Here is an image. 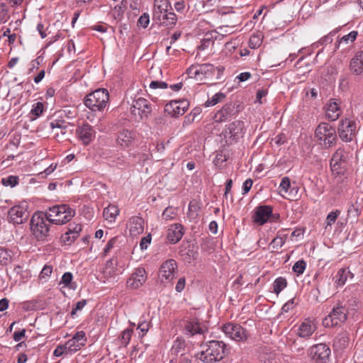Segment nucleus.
<instances>
[{
	"mask_svg": "<svg viewBox=\"0 0 363 363\" xmlns=\"http://www.w3.org/2000/svg\"><path fill=\"white\" fill-rule=\"evenodd\" d=\"M198 358L204 363H213L224 357L225 344L222 341L211 340L201 345Z\"/></svg>",
	"mask_w": 363,
	"mask_h": 363,
	"instance_id": "f257e3e1",
	"label": "nucleus"
},
{
	"mask_svg": "<svg viewBox=\"0 0 363 363\" xmlns=\"http://www.w3.org/2000/svg\"><path fill=\"white\" fill-rule=\"evenodd\" d=\"M352 159L353 150L350 145H346L340 147L335 152L330 160L332 171L337 174H342Z\"/></svg>",
	"mask_w": 363,
	"mask_h": 363,
	"instance_id": "f03ea898",
	"label": "nucleus"
},
{
	"mask_svg": "<svg viewBox=\"0 0 363 363\" xmlns=\"http://www.w3.org/2000/svg\"><path fill=\"white\" fill-rule=\"evenodd\" d=\"M75 215V211L66 204L50 207L45 212L48 223L62 225L69 221Z\"/></svg>",
	"mask_w": 363,
	"mask_h": 363,
	"instance_id": "7ed1b4c3",
	"label": "nucleus"
},
{
	"mask_svg": "<svg viewBox=\"0 0 363 363\" xmlns=\"http://www.w3.org/2000/svg\"><path fill=\"white\" fill-rule=\"evenodd\" d=\"M109 101V94L106 89H99L86 95L85 106L92 111H103Z\"/></svg>",
	"mask_w": 363,
	"mask_h": 363,
	"instance_id": "20e7f679",
	"label": "nucleus"
},
{
	"mask_svg": "<svg viewBox=\"0 0 363 363\" xmlns=\"http://www.w3.org/2000/svg\"><path fill=\"white\" fill-rule=\"evenodd\" d=\"M48 220L43 212H35L30 221V230L34 237L38 240H45L50 235Z\"/></svg>",
	"mask_w": 363,
	"mask_h": 363,
	"instance_id": "39448f33",
	"label": "nucleus"
},
{
	"mask_svg": "<svg viewBox=\"0 0 363 363\" xmlns=\"http://www.w3.org/2000/svg\"><path fill=\"white\" fill-rule=\"evenodd\" d=\"M315 137L320 145L325 148L333 146L337 140L336 131L332 125L327 123H320L315 130Z\"/></svg>",
	"mask_w": 363,
	"mask_h": 363,
	"instance_id": "423d86ee",
	"label": "nucleus"
},
{
	"mask_svg": "<svg viewBox=\"0 0 363 363\" xmlns=\"http://www.w3.org/2000/svg\"><path fill=\"white\" fill-rule=\"evenodd\" d=\"M347 318V310L342 303L338 301L333 308L330 313L323 321L325 327H335L341 324Z\"/></svg>",
	"mask_w": 363,
	"mask_h": 363,
	"instance_id": "0eeeda50",
	"label": "nucleus"
},
{
	"mask_svg": "<svg viewBox=\"0 0 363 363\" xmlns=\"http://www.w3.org/2000/svg\"><path fill=\"white\" fill-rule=\"evenodd\" d=\"M152 111L151 103L146 99L139 97L133 101L130 106V113L135 118L140 120L148 118Z\"/></svg>",
	"mask_w": 363,
	"mask_h": 363,
	"instance_id": "6e6552de",
	"label": "nucleus"
},
{
	"mask_svg": "<svg viewBox=\"0 0 363 363\" xmlns=\"http://www.w3.org/2000/svg\"><path fill=\"white\" fill-rule=\"evenodd\" d=\"M330 349L326 344L320 343L310 347L308 354L314 363H329Z\"/></svg>",
	"mask_w": 363,
	"mask_h": 363,
	"instance_id": "1a4fd4ad",
	"label": "nucleus"
},
{
	"mask_svg": "<svg viewBox=\"0 0 363 363\" xmlns=\"http://www.w3.org/2000/svg\"><path fill=\"white\" fill-rule=\"evenodd\" d=\"M177 272V264L173 259H169L162 263L159 272L158 278L162 283H169L174 279Z\"/></svg>",
	"mask_w": 363,
	"mask_h": 363,
	"instance_id": "9d476101",
	"label": "nucleus"
},
{
	"mask_svg": "<svg viewBox=\"0 0 363 363\" xmlns=\"http://www.w3.org/2000/svg\"><path fill=\"white\" fill-rule=\"evenodd\" d=\"M356 123L350 118L340 121L338 126V133L340 139L345 142H350L356 135Z\"/></svg>",
	"mask_w": 363,
	"mask_h": 363,
	"instance_id": "9b49d317",
	"label": "nucleus"
},
{
	"mask_svg": "<svg viewBox=\"0 0 363 363\" xmlns=\"http://www.w3.org/2000/svg\"><path fill=\"white\" fill-rule=\"evenodd\" d=\"M189 103L185 99L174 100L167 103L164 106V111L172 117L183 115L189 108Z\"/></svg>",
	"mask_w": 363,
	"mask_h": 363,
	"instance_id": "f8f14e48",
	"label": "nucleus"
},
{
	"mask_svg": "<svg viewBox=\"0 0 363 363\" xmlns=\"http://www.w3.org/2000/svg\"><path fill=\"white\" fill-rule=\"evenodd\" d=\"M29 213L26 206L18 205L14 206L8 213V218L10 222L13 224H21L27 220Z\"/></svg>",
	"mask_w": 363,
	"mask_h": 363,
	"instance_id": "ddd939ff",
	"label": "nucleus"
},
{
	"mask_svg": "<svg viewBox=\"0 0 363 363\" xmlns=\"http://www.w3.org/2000/svg\"><path fill=\"white\" fill-rule=\"evenodd\" d=\"M147 279V273L143 267H138L132 273L127 281V286L131 289H138Z\"/></svg>",
	"mask_w": 363,
	"mask_h": 363,
	"instance_id": "4468645a",
	"label": "nucleus"
},
{
	"mask_svg": "<svg viewBox=\"0 0 363 363\" xmlns=\"http://www.w3.org/2000/svg\"><path fill=\"white\" fill-rule=\"evenodd\" d=\"M86 342L85 333L84 331L77 332L74 336L65 342V348L69 353H74L79 351Z\"/></svg>",
	"mask_w": 363,
	"mask_h": 363,
	"instance_id": "2eb2a0df",
	"label": "nucleus"
},
{
	"mask_svg": "<svg viewBox=\"0 0 363 363\" xmlns=\"http://www.w3.org/2000/svg\"><path fill=\"white\" fill-rule=\"evenodd\" d=\"M235 113V105L232 103L226 104L216 113L213 119L216 123H223L233 117Z\"/></svg>",
	"mask_w": 363,
	"mask_h": 363,
	"instance_id": "dca6fc26",
	"label": "nucleus"
},
{
	"mask_svg": "<svg viewBox=\"0 0 363 363\" xmlns=\"http://www.w3.org/2000/svg\"><path fill=\"white\" fill-rule=\"evenodd\" d=\"M206 331L207 328L203 324L199 323L196 318L187 321L184 326L185 334L188 336L204 334Z\"/></svg>",
	"mask_w": 363,
	"mask_h": 363,
	"instance_id": "f3484780",
	"label": "nucleus"
},
{
	"mask_svg": "<svg viewBox=\"0 0 363 363\" xmlns=\"http://www.w3.org/2000/svg\"><path fill=\"white\" fill-rule=\"evenodd\" d=\"M315 323L311 319H305L298 326L296 334L301 338H308L316 330Z\"/></svg>",
	"mask_w": 363,
	"mask_h": 363,
	"instance_id": "a211bd4d",
	"label": "nucleus"
},
{
	"mask_svg": "<svg viewBox=\"0 0 363 363\" xmlns=\"http://www.w3.org/2000/svg\"><path fill=\"white\" fill-rule=\"evenodd\" d=\"M77 133L84 145H89L95 138V131L89 124H83L79 127Z\"/></svg>",
	"mask_w": 363,
	"mask_h": 363,
	"instance_id": "6ab92c4d",
	"label": "nucleus"
},
{
	"mask_svg": "<svg viewBox=\"0 0 363 363\" xmlns=\"http://www.w3.org/2000/svg\"><path fill=\"white\" fill-rule=\"evenodd\" d=\"M272 214V208L269 206H261L255 209L253 216L255 223L264 225Z\"/></svg>",
	"mask_w": 363,
	"mask_h": 363,
	"instance_id": "aec40b11",
	"label": "nucleus"
},
{
	"mask_svg": "<svg viewBox=\"0 0 363 363\" xmlns=\"http://www.w3.org/2000/svg\"><path fill=\"white\" fill-rule=\"evenodd\" d=\"M127 227L130 235L137 236L144 231V220L140 216H133L129 219Z\"/></svg>",
	"mask_w": 363,
	"mask_h": 363,
	"instance_id": "412c9836",
	"label": "nucleus"
},
{
	"mask_svg": "<svg viewBox=\"0 0 363 363\" xmlns=\"http://www.w3.org/2000/svg\"><path fill=\"white\" fill-rule=\"evenodd\" d=\"M189 74H194V77L202 74L206 78L211 77L216 72L215 67L210 64H203L191 67L188 69Z\"/></svg>",
	"mask_w": 363,
	"mask_h": 363,
	"instance_id": "4be33fe9",
	"label": "nucleus"
},
{
	"mask_svg": "<svg viewBox=\"0 0 363 363\" xmlns=\"http://www.w3.org/2000/svg\"><path fill=\"white\" fill-rule=\"evenodd\" d=\"M244 123L241 121H235L230 123L225 130L230 135V138L237 140L243 135Z\"/></svg>",
	"mask_w": 363,
	"mask_h": 363,
	"instance_id": "5701e85b",
	"label": "nucleus"
},
{
	"mask_svg": "<svg viewBox=\"0 0 363 363\" xmlns=\"http://www.w3.org/2000/svg\"><path fill=\"white\" fill-rule=\"evenodd\" d=\"M183 235V226L181 224L176 223L171 225L168 228L167 238L170 242L175 244L182 239Z\"/></svg>",
	"mask_w": 363,
	"mask_h": 363,
	"instance_id": "b1692460",
	"label": "nucleus"
},
{
	"mask_svg": "<svg viewBox=\"0 0 363 363\" xmlns=\"http://www.w3.org/2000/svg\"><path fill=\"white\" fill-rule=\"evenodd\" d=\"M326 106V117L332 121H336L341 114L338 101L335 99H330Z\"/></svg>",
	"mask_w": 363,
	"mask_h": 363,
	"instance_id": "393cba45",
	"label": "nucleus"
},
{
	"mask_svg": "<svg viewBox=\"0 0 363 363\" xmlns=\"http://www.w3.org/2000/svg\"><path fill=\"white\" fill-rule=\"evenodd\" d=\"M350 69L356 75H359L363 73V51L357 52L352 58Z\"/></svg>",
	"mask_w": 363,
	"mask_h": 363,
	"instance_id": "a878e982",
	"label": "nucleus"
},
{
	"mask_svg": "<svg viewBox=\"0 0 363 363\" xmlns=\"http://www.w3.org/2000/svg\"><path fill=\"white\" fill-rule=\"evenodd\" d=\"M171 6L168 0H155L153 18H160L162 13L171 10Z\"/></svg>",
	"mask_w": 363,
	"mask_h": 363,
	"instance_id": "bb28decb",
	"label": "nucleus"
},
{
	"mask_svg": "<svg viewBox=\"0 0 363 363\" xmlns=\"http://www.w3.org/2000/svg\"><path fill=\"white\" fill-rule=\"evenodd\" d=\"M82 230V227L79 224L69 225L67 231L61 237L63 242H73L78 236Z\"/></svg>",
	"mask_w": 363,
	"mask_h": 363,
	"instance_id": "cd10ccee",
	"label": "nucleus"
},
{
	"mask_svg": "<svg viewBox=\"0 0 363 363\" xmlns=\"http://www.w3.org/2000/svg\"><path fill=\"white\" fill-rule=\"evenodd\" d=\"M134 139L133 133L128 130H123L120 132L118 138L117 143L122 147H129Z\"/></svg>",
	"mask_w": 363,
	"mask_h": 363,
	"instance_id": "c85d7f7f",
	"label": "nucleus"
},
{
	"mask_svg": "<svg viewBox=\"0 0 363 363\" xmlns=\"http://www.w3.org/2000/svg\"><path fill=\"white\" fill-rule=\"evenodd\" d=\"M118 208L113 205L109 204L107 207L104 209L103 216L104 219L108 223H113L119 214Z\"/></svg>",
	"mask_w": 363,
	"mask_h": 363,
	"instance_id": "c756f323",
	"label": "nucleus"
},
{
	"mask_svg": "<svg viewBox=\"0 0 363 363\" xmlns=\"http://www.w3.org/2000/svg\"><path fill=\"white\" fill-rule=\"evenodd\" d=\"M291 187V182L289 177H285L282 178L280 185L279 186V194L284 198L293 200L295 196L292 195L291 191H289Z\"/></svg>",
	"mask_w": 363,
	"mask_h": 363,
	"instance_id": "7c9ffc66",
	"label": "nucleus"
},
{
	"mask_svg": "<svg viewBox=\"0 0 363 363\" xmlns=\"http://www.w3.org/2000/svg\"><path fill=\"white\" fill-rule=\"evenodd\" d=\"M160 25L163 26H173L177 22L176 15L171 12L170 10L165 12L164 13H162L160 18H153Z\"/></svg>",
	"mask_w": 363,
	"mask_h": 363,
	"instance_id": "2f4dec72",
	"label": "nucleus"
},
{
	"mask_svg": "<svg viewBox=\"0 0 363 363\" xmlns=\"http://www.w3.org/2000/svg\"><path fill=\"white\" fill-rule=\"evenodd\" d=\"M350 337L347 332L340 333L333 341V347L337 350H342L349 345Z\"/></svg>",
	"mask_w": 363,
	"mask_h": 363,
	"instance_id": "473e14b6",
	"label": "nucleus"
},
{
	"mask_svg": "<svg viewBox=\"0 0 363 363\" xmlns=\"http://www.w3.org/2000/svg\"><path fill=\"white\" fill-rule=\"evenodd\" d=\"M250 336V333L245 328L240 325L235 333H233L232 340L236 342H246Z\"/></svg>",
	"mask_w": 363,
	"mask_h": 363,
	"instance_id": "72a5a7b5",
	"label": "nucleus"
},
{
	"mask_svg": "<svg viewBox=\"0 0 363 363\" xmlns=\"http://www.w3.org/2000/svg\"><path fill=\"white\" fill-rule=\"evenodd\" d=\"M250 336V333L245 328L240 325L235 333H233L232 340L236 342H246Z\"/></svg>",
	"mask_w": 363,
	"mask_h": 363,
	"instance_id": "f704fd0d",
	"label": "nucleus"
},
{
	"mask_svg": "<svg viewBox=\"0 0 363 363\" xmlns=\"http://www.w3.org/2000/svg\"><path fill=\"white\" fill-rule=\"evenodd\" d=\"M350 275L352 277V274L348 269L344 268L339 269L335 276V284L338 286H343Z\"/></svg>",
	"mask_w": 363,
	"mask_h": 363,
	"instance_id": "c9c22d12",
	"label": "nucleus"
},
{
	"mask_svg": "<svg viewBox=\"0 0 363 363\" xmlns=\"http://www.w3.org/2000/svg\"><path fill=\"white\" fill-rule=\"evenodd\" d=\"M186 345L185 342L182 340L177 339L172 347V352L176 355H180L182 357L184 356V352L185 350Z\"/></svg>",
	"mask_w": 363,
	"mask_h": 363,
	"instance_id": "e433bc0d",
	"label": "nucleus"
},
{
	"mask_svg": "<svg viewBox=\"0 0 363 363\" xmlns=\"http://www.w3.org/2000/svg\"><path fill=\"white\" fill-rule=\"evenodd\" d=\"M240 325L234 323H228L222 325L221 330L225 335L232 339L233 333H235Z\"/></svg>",
	"mask_w": 363,
	"mask_h": 363,
	"instance_id": "4c0bfd02",
	"label": "nucleus"
},
{
	"mask_svg": "<svg viewBox=\"0 0 363 363\" xmlns=\"http://www.w3.org/2000/svg\"><path fill=\"white\" fill-rule=\"evenodd\" d=\"M220 0H203L202 6L205 12L213 11L220 6Z\"/></svg>",
	"mask_w": 363,
	"mask_h": 363,
	"instance_id": "58836bf2",
	"label": "nucleus"
},
{
	"mask_svg": "<svg viewBox=\"0 0 363 363\" xmlns=\"http://www.w3.org/2000/svg\"><path fill=\"white\" fill-rule=\"evenodd\" d=\"M200 206L196 201H191L189 204L187 216L190 219H195L199 215Z\"/></svg>",
	"mask_w": 363,
	"mask_h": 363,
	"instance_id": "ea45409f",
	"label": "nucleus"
},
{
	"mask_svg": "<svg viewBox=\"0 0 363 363\" xmlns=\"http://www.w3.org/2000/svg\"><path fill=\"white\" fill-rule=\"evenodd\" d=\"M286 286V280L283 277H279L274 281L273 291L278 295Z\"/></svg>",
	"mask_w": 363,
	"mask_h": 363,
	"instance_id": "a19ab883",
	"label": "nucleus"
},
{
	"mask_svg": "<svg viewBox=\"0 0 363 363\" xmlns=\"http://www.w3.org/2000/svg\"><path fill=\"white\" fill-rule=\"evenodd\" d=\"M177 211L178 209L177 208L168 206L164 210L162 214V218L165 220H172L177 216Z\"/></svg>",
	"mask_w": 363,
	"mask_h": 363,
	"instance_id": "79ce46f5",
	"label": "nucleus"
},
{
	"mask_svg": "<svg viewBox=\"0 0 363 363\" xmlns=\"http://www.w3.org/2000/svg\"><path fill=\"white\" fill-rule=\"evenodd\" d=\"M225 98V94L222 92L216 93L211 99H209L205 102V106L207 107L215 106L218 103L222 101Z\"/></svg>",
	"mask_w": 363,
	"mask_h": 363,
	"instance_id": "37998d69",
	"label": "nucleus"
},
{
	"mask_svg": "<svg viewBox=\"0 0 363 363\" xmlns=\"http://www.w3.org/2000/svg\"><path fill=\"white\" fill-rule=\"evenodd\" d=\"M10 18L9 9L4 4H0V24L5 23Z\"/></svg>",
	"mask_w": 363,
	"mask_h": 363,
	"instance_id": "c03bdc74",
	"label": "nucleus"
},
{
	"mask_svg": "<svg viewBox=\"0 0 363 363\" xmlns=\"http://www.w3.org/2000/svg\"><path fill=\"white\" fill-rule=\"evenodd\" d=\"M340 211L339 210H335V211H332L330 212L326 217V219H325V223H326V226H325V229H327V228L328 226H331L332 225H333L337 217L340 216Z\"/></svg>",
	"mask_w": 363,
	"mask_h": 363,
	"instance_id": "a18cd8bd",
	"label": "nucleus"
},
{
	"mask_svg": "<svg viewBox=\"0 0 363 363\" xmlns=\"http://www.w3.org/2000/svg\"><path fill=\"white\" fill-rule=\"evenodd\" d=\"M133 329L127 328L123 330L121 335V345L126 346L131 338Z\"/></svg>",
	"mask_w": 363,
	"mask_h": 363,
	"instance_id": "49530a36",
	"label": "nucleus"
},
{
	"mask_svg": "<svg viewBox=\"0 0 363 363\" xmlns=\"http://www.w3.org/2000/svg\"><path fill=\"white\" fill-rule=\"evenodd\" d=\"M306 267V263L303 260H298L293 266V271L297 274H302Z\"/></svg>",
	"mask_w": 363,
	"mask_h": 363,
	"instance_id": "de8ad7c7",
	"label": "nucleus"
},
{
	"mask_svg": "<svg viewBox=\"0 0 363 363\" xmlns=\"http://www.w3.org/2000/svg\"><path fill=\"white\" fill-rule=\"evenodd\" d=\"M357 36V31H351L350 33H348L346 35H344L339 41L338 44L340 43H345L348 44L349 43H352L355 40Z\"/></svg>",
	"mask_w": 363,
	"mask_h": 363,
	"instance_id": "09e8293b",
	"label": "nucleus"
},
{
	"mask_svg": "<svg viewBox=\"0 0 363 363\" xmlns=\"http://www.w3.org/2000/svg\"><path fill=\"white\" fill-rule=\"evenodd\" d=\"M18 179L15 176H9L1 179V183L4 186L13 187L18 184Z\"/></svg>",
	"mask_w": 363,
	"mask_h": 363,
	"instance_id": "8fccbe9b",
	"label": "nucleus"
},
{
	"mask_svg": "<svg viewBox=\"0 0 363 363\" xmlns=\"http://www.w3.org/2000/svg\"><path fill=\"white\" fill-rule=\"evenodd\" d=\"M262 44V38L259 35H253L250 37L249 45L251 48H257Z\"/></svg>",
	"mask_w": 363,
	"mask_h": 363,
	"instance_id": "3c124183",
	"label": "nucleus"
},
{
	"mask_svg": "<svg viewBox=\"0 0 363 363\" xmlns=\"http://www.w3.org/2000/svg\"><path fill=\"white\" fill-rule=\"evenodd\" d=\"M284 242L285 240L283 238L277 236L272 240L270 243V246L272 250H279L284 245Z\"/></svg>",
	"mask_w": 363,
	"mask_h": 363,
	"instance_id": "603ef678",
	"label": "nucleus"
},
{
	"mask_svg": "<svg viewBox=\"0 0 363 363\" xmlns=\"http://www.w3.org/2000/svg\"><path fill=\"white\" fill-rule=\"evenodd\" d=\"M11 259L10 252L4 247H0V264H4Z\"/></svg>",
	"mask_w": 363,
	"mask_h": 363,
	"instance_id": "864d4df0",
	"label": "nucleus"
},
{
	"mask_svg": "<svg viewBox=\"0 0 363 363\" xmlns=\"http://www.w3.org/2000/svg\"><path fill=\"white\" fill-rule=\"evenodd\" d=\"M44 105L42 102H38L33 105L31 109V113L35 116H40L43 111Z\"/></svg>",
	"mask_w": 363,
	"mask_h": 363,
	"instance_id": "5fc2aeb1",
	"label": "nucleus"
},
{
	"mask_svg": "<svg viewBox=\"0 0 363 363\" xmlns=\"http://www.w3.org/2000/svg\"><path fill=\"white\" fill-rule=\"evenodd\" d=\"M72 279L73 276L71 272H65L62 277V279L60 282V284H62L65 286H69L72 282Z\"/></svg>",
	"mask_w": 363,
	"mask_h": 363,
	"instance_id": "6e6d98bb",
	"label": "nucleus"
},
{
	"mask_svg": "<svg viewBox=\"0 0 363 363\" xmlns=\"http://www.w3.org/2000/svg\"><path fill=\"white\" fill-rule=\"evenodd\" d=\"M69 352L67 348H65V345H58L55 350H54L53 354L55 357H61L63 354H68Z\"/></svg>",
	"mask_w": 363,
	"mask_h": 363,
	"instance_id": "4d7b16f0",
	"label": "nucleus"
},
{
	"mask_svg": "<svg viewBox=\"0 0 363 363\" xmlns=\"http://www.w3.org/2000/svg\"><path fill=\"white\" fill-rule=\"evenodd\" d=\"M150 324L144 320H140L138 324V329L142 333V337H143L149 330Z\"/></svg>",
	"mask_w": 363,
	"mask_h": 363,
	"instance_id": "13d9d810",
	"label": "nucleus"
},
{
	"mask_svg": "<svg viewBox=\"0 0 363 363\" xmlns=\"http://www.w3.org/2000/svg\"><path fill=\"white\" fill-rule=\"evenodd\" d=\"M168 85L164 82H160V81H152L150 84V88L152 89H166L167 88Z\"/></svg>",
	"mask_w": 363,
	"mask_h": 363,
	"instance_id": "bf43d9fd",
	"label": "nucleus"
},
{
	"mask_svg": "<svg viewBox=\"0 0 363 363\" xmlns=\"http://www.w3.org/2000/svg\"><path fill=\"white\" fill-rule=\"evenodd\" d=\"M50 125L52 130V132H54L55 130H60L61 135H63L65 134V131L64 128H62V123H60V121H55L51 122Z\"/></svg>",
	"mask_w": 363,
	"mask_h": 363,
	"instance_id": "052dcab7",
	"label": "nucleus"
},
{
	"mask_svg": "<svg viewBox=\"0 0 363 363\" xmlns=\"http://www.w3.org/2000/svg\"><path fill=\"white\" fill-rule=\"evenodd\" d=\"M138 22L143 28H147L150 22L149 15L146 13H143L140 16Z\"/></svg>",
	"mask_w": 363,
	"mask_h": 363,
	"instance_id": "680f3d73",
	"label": "nucleus"
},
{
	"mask_svg": "<svg viewBox=\"0 0 363 363\" xmlns=\"http://www.w3.org/2000/svg\"><path fill=\"white\" fill-rule=\"evenodd\" d=\"M86 304V300L82 299L76 303L75 308H74L71 312L72 317H74L77 311L82 310Z\"/></svg>",
	"mask_w": 363,
	"mask_h": 363,
	"instance_id": "e2e57ef3",
	"label": "nucleus"
},
{
	"mask_svg": "<svg viewBox=\"0 0 363 363\" xmlns=\"http://www.w3.org/2000/svg\"><path fill=\"white\" fill-rule=\"evenodd\" d=\"M117 240H118V238L117 237H114V238H112L108 242V243L106 244V247L104 248V255L106 256L108 252L113 249V246L115 245V244L117 242Z\"/></svg>",
	"mask_w": 363,
	"mask_h": 363,
	"instance_id": "0e129e2a",
	"label": "nucleus"
},
{
	"mask_svg": "<svg viewBox=\"0 0 363 363\" xmlns=\"http://www.w3.org/2000/svg\"><path fill=\"white\" fill-rule=\"evenodd\" d=\"M286 136L284 133H280L277 135L272 140L277 145H281L284 144L286 142Z\"/></svg>",
	"mask_w": 363,
	"mask_h": 363,
	"instance_id": "69168bd1",
	"label": "nucleus"
},
{
	"mask_svg": "<svg viewBox=\"0 0 363 363\" xmlns=\"http://www.w3.org/2000/svg\"><path fill=\"white\" fill-rule=\"evenodd\" d=\"M151 242V236L150 235H147L145 237H143L140 242V247L141 250H146L148 247V245Z\"/></svg>",
	"mask_w": 363,
	"mask_h": 363,
	"instance_id": "338daca9",
	"label": "nucleus"
},
{
	"mask_svg": "<svg viewBox=\"0 0 363 363\" xmlns=\"http://www.w3.org/2000/svg\"><path fill=\"white\" fill-rule=\"evenodd\" d=\"M347 213L350 216L357 218L359 216V208L355 204H352L347 210Z\"/></svg>",
	"mask_w": 363,
	"mask_h": 363,
	"instance_id": "774afa93",
	"label": "nucleus"
}]
</instances>
